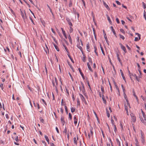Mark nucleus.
Instances as JSON below:
<instances>
[{
	"mask_svg": "<svg viewBox=\"0 0 146 146\" xmlns=\"http://www.w3.org/2000/svg\"><path fill=\"white\" fill-rule=\"evenodd\" d=\"M63 46L64 48L66 50V51L68 53H69V51L66 46L64 44L63 45Z\"/></svg>",
	"mask_w": 146,
	"mask_h": 146,
	"instance_id": "31",
	"label": "nucleus"
},
{
	"mask_svg": "<svg viewBox=\"0 0 146 146\" xmlns=\"http://www.w3.org/2000/svg\"><path fill=\"white\" fill-rule=\"evenodd\" d=\"M106 113L108 117L109 118L110 117V113L109 111L107 109H106Z\"/></svg>",
	"mask_w": 146,
	"mask_h": 146,
	"instance_id": "32",
	"label": "nucleus"
},
{
	"mask_svg": "<svg viewBox=\"0 0 146 146\" xmlns=\"http://www.w3.org/2000/svg\"><path fill=\"white\" fill-rule=\"evenodd\" d=\"M64 107H65V111H66V114H67L68 113L67 107L66 106H64Z\"/></svg>",
	"mask_w": 146,
	"mask_h": 146,
	"instance_id": "40",
	"label": "nucleus"
},
{
	"mask_svg": "<svg viewBox=\"0 0 146 146\" xmlns=\"http://www.w3.org/2000/svg\"><path fill=\"white\" fill-rule=\"evenodd\" d=\"M133 95L136 98V100H138V98L137 97V96H136L135 93V92L134 90H133Z\"/></svg>",
	"mask_w": 146,
	"mask_h": 146,
	"instance_id": "23",
	"label": "nucleus"
},
{
	"mask_svg": "<svg viewBox=\"0 0 146 146\" xmlns=\"http://www.w3.org/2000/svg\"><path fill=\"white\" fill-rule=\"evenodd\" d=\"M81 85L82 86V87L81 86L79 87L80 89V91H82V92L84 94V93L85 92V89L84 88V84L82 82H81Z\"/></svg>",
	"mask_w": 146,
	"mask_h": 146,
	"instance_id": "4",
	"label": "nucleus"
},
{
	"mask_svg": "<svg viewBox=\"0 0 146 146\" xmlns=\"http://www.w3.org/2000/svg\"><path fill=\"white\" fill-rule=\"evenodd\" d=\"M81 1L83 3V5H84V6L85 8H86V4H85V2L84 0H81Z\"/></svg>",
	"mask_w": 146,
	"mask_h": 146,
	"instance_id": "49",
	"label": "nucleus"
},
{
	"mask_svg": "<svg viewBox=\"0 0 146 146\" xmlns=\"http://www.w3.org/2000/svg\"><path fill=\"white\" fill-rule=\"evenodd\" d=\"M135 141H136V143L135 144L136 145V146H139V143H138V141L136 138H135Z\"/></svg>",
	"mask_w": 146,
	"mask_h": 146,
	"instance_id": "28",
	"label": "nucleus"
},
{
	"mask_svg": "<svg viewBox=\"0 0 146 146\" xmlns=\"http://www.w3.org/2000/svg\"><path fill=\"white\" fill-rule=\"evenodd\" d=\"M61 122L62 123V125H64V124L65 122L64 120V117L63 116H62L61 118Z\"/></svg>",
	"mask_w": 146,
	"mask_h": 146,
	"instance_id": "12",
	"label": "nucleus"
},
{
	"mask_svg": "<svg viewBox=\"0 0 146 146\" xmlns=\"http://www.w3.org/2000/svg\"><path fill=\"white\" fill-rule=\"evenodd\" d=\"M100 46L101 49V51H102V52L103 54L104 55H105V53H104V50H103V47L101 45V44H100Z\"/></svg>",
	"mask_w": 146,
	"mask_h": 146,
	"instance_id": "29",
	"label": "nucleus"
},
{
	"mask_svg": "<svg viewBox=\"0 0 146 146\" xmlns=\"http://www.w3.org/2000/svg\"><path fill=\"white\" fill-rule=\"evenodd\" d=\"M79 95L80 96L81 98L82 99V101H83L84 100H85L82 94H79Z\"/></svg>",
	"mask_w": 146,
	"mask_h": 146,
	"instance_id": "26",
	"label": "nucleus"
},
{
	"mask_svg": "<svg viewBox=\"0 0 146 146\" xmlns=\"http://www.w3.org/2000/svg\"><path fill=\"white\" fill-rule=\"evenodd\" d=\"M86 47H87V51H88L89 52H90V49H89L90 48V46L89 43H87L86 44Z\"/></svg>",
	"mask_w": 146,
	"mask_h": 146,
	"instance_id": "21",
	"label": "nucleus"
},
{
	"mask_svg": "<svg viewBox=\"0 0 146 146\" xmlns=\"http://www.w3.org/2000/svg\"><path fill=\"white\" fill-rule=\"evenodd\" d=\"M103 33H104V37L105 39V40H106L107 43L108 45H109V42L108 40V38L107 37L106 35V34L105 33V32L104 30H103Z\"/></svg>",
	"mask_w": 146,
	"mask_h": 146,
	"instance_id": "6",
	"label": "nucleus"
},
{
	"mask_svg": "<svg viewBox=\"0 0 146 146\" xmlns=\"http://www.w3.org/2000/svg\"><path fill=\"white\" fill-rule=\"evenodd\" d=\"M117 59L119 61V63L121 64H122V62L121 60L119 57V55L118 53H117Z\"/></svg>",
	"mask_w": 146,
	"mask_h": 146,
	"instance_id": "11",
	"label": "nucleus"
},
{
	"mask_svg": "<svg viewBox=\"0 0 146 146\" xmlns=\"http://www.w3.org/2000/svg\"><path fill=\"white\" fill-rule=\"evenodd\" d=\"M83 58H82V60L84 62H85L86 61V56L85 54L83 53Z\"/></svg>",
	"mask_w": 146,
	"mask_h": 146,
	"instance_id": "18",
	"label": "nucleus"
},
{
	"mask_svg": "<svg viewBox=\"0 0 146 146\" xmlns=\"http://www.w3.org/2000/svg\"><path fill=\"white\" fill-rule=\"evenodd\" d=\"M20 10L21 12V15L22 16V17L23 19L24 22H25V19L27 18V16L25 13V11L24 10V11L23 12L22 11V10L21 9H20Z\"/></svg>",
	"mask_w": 146,
	"mask_h": 146,
	"instance_id": "2",
	"label": "nucleus"
},
{
	"mask_svg": "<svg viewBox=\"0 0 146 146\" xmlns=\"http://www.w3.org/2000/svg\"><path fill=\"white\" fill-rule=\"evenodd\" d=\"M131 115V120L134 123H135L136 121V117L134 116V114H133V113H131V114H130Z\"/></svg>",
	"mask_w": 146,
	"mask_h": 146,
	"instance_id": "5",
	"label": "nucleus"
},
{
	"mask_svg": "<svg viewBox=\"0 0 146 146\" xmlns=\"http://www.w3.org/2000/svg\"><path fill=\"white\" fill-rule=\"evenodd\" d=\"M120 31L121 32H122L123 34H125V32L124 31L123 29H120Z\"/></svg>",
	"mask_w": 146,
	"mask_h": 146,
	"instance_id": "47",
	"label": "nucleus"
},
{
	"mask_svg": "<svg viewBox=\"0 0 146 146\" xmlns=\"http://www.w3.org/2000/svg\"><path fill=\"white\" fill-rule=\"evenodd\" d=\"M103 5L106 8V9L110 11V9L109 7L108 6L106 3L104 1H103Z\"/></svg>",
	"mask_w": 146,
	"mask_h": 146,
	"instance_id": "9",
	"label": "nucleus"
},
{
	"mask_svg": "<svg viewBox=\"0 0 146 146\" xmlns=\"http://www.w3.org/2000/svg\"><path fill=\"white\" fill-rule=\"evenodd\" d=\"M73 11L74 14L76 15L77 12H76V10L74 8H73Z\"/></svg>",
	"mask_w": 146,
	"mask_h": 146,
	"instance_id": "38",
	"label": "nucleus"
},
{
	"mask_svg": "<svg viewBox=\"0 0 146 146\" xmlns=\"http://www.w3.org/2000/svg\"><path fill=\"white\" fill-rule=\"evenodd\" d=\"M114 83L115 84H116L115 82H114ZM115 87H116V89L118 90V92L119 93V88H118V87L116 85H115Z\"/></svg>",
	"mask_w": 146,
	"mask_h": 146,
	"instance_id": "41",
	"label": "nucleus"
},
{
	"mask_svg": "<svg viewBox=\"0 0 146 146\" xmlns=\"http://www.w3.org/2000/svg\"><path fill=\"white\" fill-rule=\"evenodd\" d=\"M119 44L121 46V49L123 50L125 53H126L127 51L125 47L123 46L121 43H119Z\"/></svg>",
	"mask_w": 146,
	"mask_h": 146,
	"instance_id": "7",
	"label": "nucleus"
},
{
	"mask_svg": "<svg viewBox=\"0 0 146 146\" xmlns=\"http://www.w3.org/2000/svg\"><path fill=\"white\" fill-rule=\"evenodd\" d=\"M131 77H132V76H133L134 77H135L136 76V75L135 74H133L132 73H131Z\"/></svg>",
	"mask_w": 146,
	"mask_h": 146,
	"instance_id": "61",
	"label": "nucleus"
},
{
	"mask_svg": "<svg viewBox=\"0 0 146 146\" xmlns=\"http://www.w3.org/2000/svg\"><path fill=\"white\" fill-rule=\"evenodd\" d=\"M101 90L102 92V94H103L104 93V87L102 85H101Z\"/></svg>",
	"mask_w": 146,
	"mask_h": 146,
	"instance_id": "27",
	"label": "nucleus"
},
{
	"mask_svg": "<svg viewBox=\"0 0 146 146\" xmlns=\"http://www.w3.org/2000/svg\"><path fill=\"white\" fill-rule=\"evenodd\" d=\"M42 101L44 103V104L46 106L47 105V104H46V102H45V100L43 99H42Z\"/></svg>",
	"mask_w": 146,
	"mask_h": 146,
	"instance_id": "58",
	"label": "nucleus"
},
{
	"mask_svg": "<svg viewBox=\"0 0 146 146\" xmlns=\"http://www.w3.org/2000/svg\"><path fill=\"white\" fill-rule=\"evenodd\" d=\"M125 109L126 111H127V110H128V108L127 106H126L125 105Z\"/></svg>",
	"mask_w": 146,
	"mask_h": 146,
	"instance_id": "63",
	"label": "nucleus"
},
{
	"mask_svg": "<svg viewBox=\"0 0 146 146\" xmlns=\"http://www.w3.org/2000/svg\"><path fill=\"white\" fill-rule=\"evenodd\" d=\"M68 38L69 40V42L71 44L72 43V40L71 38V37L70 35H69L68 36Z\"/></svg>",
	"mask_w": 146,
	"mask_h": 146,
	"instance_id": "24",
	"label": "nucleus"
},
{
	"mask_svg": "<svg viewBox=\"0 0 146 146\" xmlns=\"http://www.w3.org/2000/svg\"><path fill=\"white\" fill-rule=\"evenodd\" d=\"M142 3L143 4V6L144 9L146 8V4L144 3L143 2Z\"/></svg>",
	"mask_w": 146,
	"mask_h": 146,
	"instance_id": "46",
	"label": "nucleus"
},
{
	"mask_svg": "<svg viewBox=\"0 0 146 146\" xmlns=\"http://www.w3.org/2000/svg\"><path fill=\"white\" fill-rule=\"evenodd\" d=\"M120 72H121V75L123 78V80H124L125 81V82H126V79H125V76H124V74H123V72L122 71V70L121 69H120Z\"/></svg>",
	"mask_w": 146,
	"mask_h": 146,
	"instance_id": "10",
	"label": "nucleus"
},
{
	"mask_svg": "<svg viewBox=\"0 0 146 146\" xmlns=\"http://www.w3.org/2000/svg\"><path fill=\"white\" fill-rule=\"evenodd\" d=\"M55 80L56 84V86H57L58 85V82H57V80L56 78H55Z\"/></svg>",
	"mask_w": 146,
	"mask_h": 146,
	"instance_id": "56",
	"label": "nucleus"
},
{
	"mask_svg": "<svg viewBox=\"0 0 146 146\" xmlns=\"http://www.w3.org/2000/svg\"><path fill=\"white\" fill-rule=\"evenodd\" d=\"M141 112L142 113L143 116L144 118V119L143 118L141 117H140V120L143 123H145L146 122V116L144 112L141 109Z\"/></svg>",
	"mask_w": 146,
	"mask_h": 146,
	"instance_id": "1",
	"label": "nucleus"
},
{
	"mask_svg": "<svg viewBox=\"0 0 146 146\" xmlns=\"http://www.w3.org/2000/svg\"><path fill=\"white\" fill-rule=\"evenodd\" d=\"M44 137L48 143L49 144V140L48 137L46 135H45L44 136Z\"/></svg>",
	"mask_w": 146,
	"mask_h": 146,
	"instance_id": "22",
	"label": "nucleus"
},
{
	"mask_svg": "<svg viewBox=\"0 0 146 146\" xmlns=\"http://www.w3.org/2000/svg\"><path fill=\"white\" fill-rule=\"evenodd\" d=\"M69 118L70 120H71L72 119V116L70 113H69Z\"/></svg>",
	"mask_w": 146,
	"mask_h": 146,
	"instance_id": "50",
	"label": "nucleus"
},
{
	"mask_svg": "<svg viewBox=\"0 0 146 146\" xmlns=\"http://www.w3.org/2000/svg\"><path fill=\"white\" fill-rule=\"evenodd\" d=\"M106 16L107 17L108 20V21H109L110 24H112V22L109 16L108 15H106Z\"/></svg>",
	"mask_w": 146,
	"mask_h": 146,
	"instance_id": "16",
	"label": "nucleus"
},
{
	"mask_svg": "<svg viewBox=\"0 0 146 146\" xmlns=\"http://www.w3.org/2000/svg\"><path fill=\"white\" fill-rule=\"evenodd\" d=\"M71 27L72 26H70V33H72L73 31V29H72V27Z\"/></svg>",
	"mask_w": 146,
	"mask_h": 146,
	"instance_id": "42",
	"label": "nucleus"
},
{
	"mask_svg": "<svg viewBox=\"0 0 146 146\" xmlns=\"http://www.w3.org/2000/svg\"><path fill=\"white\" fill-rule=\"evenodd\" d=\"M61 29L62 30V33H63L64 36L65 37V38L66 39H67V37L66 36L65 31L62 28H61Z\"/></svg>",
	"mask_w": 146,
	"mask_h": 146,
	"instance_id": "15",
	"label": "nucleus"
},
{
	"mask_svg": "<svg viewBox=\"0 0 146 146\" xmlns=\"http://www.w3.org/2000/svg\"><path fill=\"white\" fill-rule=\"evenodd\" d=\"M88 60L89 62L91 63V64H92V59L90 57H88Z\"/></svg>",
	"mask_w": 146,
	"mask_h": 146,
	"instance_id": "39",
	"label": "nucleus"
},
{
	"mask_svg": "<svg viewBox=\"0 0 146 146\" xmlns=\"http://www.w3.org/2000/svg\"><path fill=\"white\" fill-rule=\"evenodd\" d=\"M123 95L124 96V97L125 99L127 98V96L125 94V93H123Z\"/></svg>",
	"mask_w": 146,
	"mask_h": 146,
	"instance_id": "62",
	"label": "nucleus"
},
{
	"mask_svg": "<svg viewBox=\"0 0 146 146\" xmlns=\"http://www.w3.org/2000/svg\"><path fill=\"white\" fill-rule=\"evenodd\" d=\"M116 22H117V23L118 24H119V23H120V22H119V19L117 18H116Z\"/></svg>",
	"mask_w": 146,
	"mask_h": 146,
	"instance_id": "53",
	"label": "nucleus"
},
{
	"mask_svg": "<svg viewBox=\"0 0 146 146\" xmlns=\"http://www.w3.org/2000/svg\"><path fill=\"white\" fill-rule=\"evenodd\" d=\"M120 126L121 128V130H123V125L122 124H121V123H120Z\"/></svg>",
	"mask_w": 146,
	"mask_h": 146,
	"instance_id": "59",
	"label": "nucleus"
},
{
	"mask_svg": "<svg viewBox=\"0 0 146 146\" xmlns=\"http://www.w3.org/2000/svg\"><path fill=\"white\" fill-rule=\"evenodd\" d=\"M15 141H17V142H18L19 141V139H18V136H17L15 138Z\"/></svg>",
	"mask_w": 146,
	"mask_h": 146,
	"instance_id": "64",
	"label": "nucleus"
},
{
	"mask_svg": "<svg viewBox=\"0 0 146 146\" xmlns=\"http://www.w3.org/2000/svg\"><path fill=\"white\" fill-rule=\"evenodd\" d=\"M66 19L69 25L70 26H72V23L71 22V21L70 19L68 17H66Z\"/></svg>",
	"mask_w": 146,
	"mask_h": 146,
	"instance_id": "8",
	"label": "nucleus"
},
{
	"mask_svg": "<svg viewBox=\"0 0 146 146\" xmlns=\"http://www.w3.org/2000/svg\"><path fill=\"white\" fill-rule=\"evenodd\" d=\"M115 2L117 5H121V3L120 2H119L118 1H116Z\"/></svg>",
	"mask_w": 146,
	"mask_h": 146,
	"instance_id": "54",
	"label": "nucleus"
},
{
	"mask_svg": "<svg viewBox=\"0 0 146 146\" xmlns=\"http://www.w3.org/2000/svg\"><path fill=\"white\" fill-rule=\"evenodd\" d=\"M102 99L103 101V102H104V103L105 104H106V100H105V98L104 96L103 95H102Z\"/></svg>",
	"mask_w": 146,
	"mask_h": 146,
	"instance_id": "17",
	"label": "nucleus"
},
{
	"mask_svg": "<svg viewBox=\"0 0 146 146\" xmlns=\"http://www.w3.org/2000/svg\"><path fill=\"white\" fill-rule=\"evenodd\" d=\"M116 141L117 143L119 144V146H121L120 142V141H119V139H116Z\"/></svg>",
	"mask_w": 146,
	"mask_h": 146,
	"instance_id": "48",
	"label": "nucleus"
},
{
	"mask_svg": "<svg viewBox=\"0 0 146 146\" xmlns=\"http://www.w3.org/2000/svg\"><path fill=\"white\" fill-rule=\"evenodd\" d=\"M71 111L73 113L75 111V108H74L72 107L71 108Z\"/></svg>",
	"mask_w": 146,
	"mask_h": 146,
	"instance_id": "36",
	"label": "nucleus"
},
{
	"mask_svg": "<svg viewBox=\"0 0 146 146\" xmlns=\"http://www.w3.org/2000/svg\"><path fill=\"white\" fill-rule=\"evenodd\" d=\"M128 73H129V76H130V78H131V80L132 81H133V79L131 77V73L130 72V71H129V70H128Z\"/></svg>",
	"mask_w": 146,
	"mask_h": 146,
	"instance_id": "44",
	"label": "nucleus"
},
{
	"mask_svg": "<svg viewBox=\"0 0 146 146\" xmlns=\"http://www.w3.org/2000/svg\"><path fill=\"white\" fill-rule=\"evenodd\" d=\"M72 1L71 0H70V2H69V7H71L72 5Z\"/></svg>",
	"mask_w": 146,
	"mask_h": 146,
	"instance_id": "34",
	"label": "nucleus"
},
{
	"mask_svg": "<svg viewBox=\"0 0 146 146\" xmlns=\"http://www.w3.org/2000/svg\"><path fill=\"white\" fill-rule=\"evenodd\" d=\"M111 31H112V32H113V34L115 36H116V37H117V36L116 35V33H115V31L114 29H113V27L112 26H111Z\"/></svg>",
	"mask_w": 146,
	"mask_h": 146,
	"instance_id": "14",
	"label": "nucleus"
},
{
	"mask_svg": "<svg viewBox=\"0 0 146 146\" xmlns=\"http://www.w3.org/2000/svg\"><path fill=\"white\" fill-rule=\"evenodd\" d=\"M78 70L79 71V72L81 75L82 77V78L83 79H84V74H83L80 68H78Z\"/></svg>",
	"mask_w": 146,
	"mask_h": 146,
	"instance_id": "13",
	"label": "nucleus"
},
{
	"mask_svg": "<svg viewBox=\"0 0 146 146\" xmlns=\"http://www.w3.org/2000/svg\"><path fill=\"white\" fill-rule=\"evenodd\" d=\"M66 132H67V128L66 127H65L64 131H63V133H65L66 134Z\"/></svg>",
	"mask_w": 146,
	"mask_h": 146,
	"instance_id": "60",
	"label": "nucleus"
},
{
	"mask_svg": "<svg viewBox=\"0 0 146 146\" xmlns=\"http://www.w3.org/2000/svg\"><path fill=\"white\" fill-rule=\"evenodd\" d=\"M73 141L74 143L76 145H77V142L76 138L75 137L73 138Z\"/></svg>",
	"mask_w": 146,
	"mask_h": 146,
	"instance_id": "25",
	"label": "nucleus"
},
{
	"mask_svg": "<svg viewBox=\"0 0 146 146\" xmlns=\"http://www.w3.org/2000/svg\"><path fill=\"white\" fill-rule=\"evenodd\" d=\"M87 84H88V86L89 87V88L90 89V90H91V87L90 86V85L89 82V81H87Z\"/></svg>",
	"mask_w": 146,
	"mask_h": 146,
	"instance_id": "52",
	"label": "nucleus"
},
{
	"mask_svg": "<svg viewBox=\"0 0 146 146\" xmlns=\"http://www.w3.org/2000/svg\"><path fill=\"white\" fill-rule=\"evenodd\" d=\"M0 87L1 88L2 90H3L4 89V87H3V84H1L0 85Z\"/></svg>",
	"mask_w": 146,
	"mask_h": 146,
	"instance_id": "45",
	"label": "nucleus"
},
{
	"mask_svg": "<svg viewBox=\"0 0 146 146\" xmlns=\"http://www.w3.org/2000/svg\"><path fill=\"white\" fill-rule=\"evenodd\" d=\"M143 16L145 20H146V12L145 10L144 11Z\"/></svg>",
	"mask_w": 146,
	"mask_h": 146,
	"instance_id": "37",
	"label": "nucleus"
},
{
	"mask_svg": "<svg viewBox=\"0 0 146 146\" xmlns=\"http://www.w3.org/2000/svg\"><path fill=\"white\" fill-rule=\"evenodd\" d=\"M136 79L139 82L140 81V79L139 78H138L137 76L135 77Z\"/></svg>",
	"mask_w": 146,
	"mask_h": 146,
	"instance_id": "57",
	"label": "nucleus"
},
{
	"mask_svg": "<svg viewBox=\"0 0 146 146\" xmlns=\"http://www.w3.org/2000/svg\"><path fill=\"white\" fill-rule=\"evenodd\" d=\"M68 65L70 66L71 69L74 71L73 68L72 67V65L70 64V63L69 62H68Z\"/></svg>",
	"mask_w": 146,
	"mask_h": 146,
	"instance_id": "33",
	"label": "nucleus"
},
{
	"mask_svg": "<svg viewBox=\"0 0 146 146\" xmlns=\"http://www.w3.org/2000/svg\"><path fill=\"white\" fill-rule=\"evenodd\" d=\"M77 46L78 47V48L82 52V54H83L84 52H83V49H82V47L81 46H80L77 45Z\"/></svg>",
	"mask_w": 146,
	"mask_h": 146,
	"instance_id": "19",
	"label": "nucleus"
},
{
	"mask_svg": "<svg viewBox=\"0 0 146 146\" xmlns=\"http://www.w3.org/2000/svg\"><path fill=\"white\" fill-rule=\"evenodd\" d=\"M119 35L120 38H122L123 40H124V39L125 37L121 35V34H119Z\"/></svg>",
	"mask_w": 146,
	"mask_h": 146,
	"instance_id": "43",
	"label": "nucleus"
},
{
	"mask_svg": "<svg viewBox=\"0 0 146 146\" xmlns=\"http://www.w3.org/2000/svg\"><path fill=\"white\" fill-rule=\"evenodd\" d=\"M53 45H54V47L55 48L56 50L57 51H59V48H58V47L54 43H53Z\"/></svg>",
	"mask_w": 146,
	"mask_h": 146,
	"instance_id": "20",
	"label": "nucleus"
},
{
	"mask_svg": "<svg viewBox=\"0 0 146 146\" xmlns=\"http://www.w3.org/2000/svg\"><path fill=\"white\" fill-rule=\"evenodd\" d=\"M68 57H69V58H70V59L71 60V61L73 63H74V62L72 58L71 57V56L69 54H68Z\"/></svg>",
	"mask_w": 146,
	"mask_h": 146,
	"instance_id": "35",
	"label": "nucleus"
},
{
	"mask_svg": "<svg viewBox=\"0 0 146 146\" xmlns=\"http://www.w3.org/2000/svg\"><path fill=\"white\" fill-rule=\"evenodd\" d=\"M87 65L88 69H89L91 67L89 62H88L87 63Z\"/></svg>",
	"mask_w": 146,
	"mask_h": 146,
	"instance_id": "55",
	"label": "nucleus"
},
{
	"mask_svg": "<svg viewBox=\"0 0 146 146\" xmlns=\"http://www.w3.org/2000/svg\"><path fill=\"white\" fill-rule=\"evenodd\" d=\"M141 141L142 143H144L145 142V140L144 136V133L141 130Z\"/></svg>",
	"mask_w": 146,
	"mask_h": 146,
	"instance_id": "3",
	"label": "nucleus"
},
{
	"mask_svg": "<svg viewBox=\"0 0 146 146\" xmlns=\"http://www.w3.org/2000/svg\"><path fill=\"white\" fill-rule=\"evenodd\" d=\"M113 126L114 127V131L115 133L117 131V128L116 125H114Z\"/></svg>",
	"mask_w": 146,
	"mask_h": 146,
	"instance_id": "51",
	"label": "nucleus"
},
{
	"mask_svg": "<svg viewBox=\"0 0 146 146\" xmlns=\"http://www.w3.org/2000/svg\"><path fill=\"white\" fill-rule=\"evenodd\" d=\"M93 128L92 127H91L90 129V131L92 135V136L93 133Z\"/></svg>",
	"mask_w": 146,
	"mask_h": 146,
	"instance_id": "30",
	"label": "nucleus"
}]
</instances>
